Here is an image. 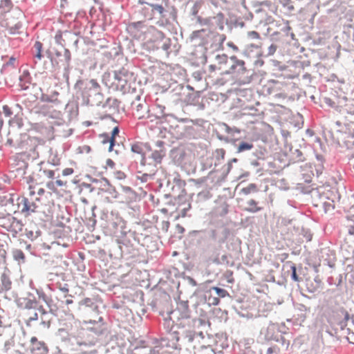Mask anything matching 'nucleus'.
I'll list each match as a JSON object with an SVG mask.
<instances>
[{"mask_svg":"<svg viewBox=\"0 0 354 354\" xmlns=\"http://www.w3.org/2000/svg\"><path fill=\"white\" fill-rule=\"evenodd\" d=\"M0 226L10 232L13 236L22 230L23 225L21 222L11 214L0 218Z\"/></svg>","mask_w":354,"mask_h":354,"instance_id":"9","label":"nucleus"},{"mask_svg":"<svg viewBox=\"0 0 354 354\" xmlns=\"http://www.w3.org/2000/svg\"><path fill=\"white\" fill-rule=\"evenodd\" d=\"M319 142H322L320 138L315 136L313 131H311V145L313 143H317Z\"/></svg>","mask_w":354,"mask_h":354,"instance_id":"45","label":"nucleus"},{"mask_svg":"<svg viewBox=\"0 0 354 354\" xmlns=\"http://www.w3.org/2000/svg\"><path fill=\"white\" fill-rule=\"evenodd\" d=\"M131 151L134 153H142V147L140 144H134L131 146Z\"/></svg>","mask_w":354,"mask_h":354,"instance_id":"36","label":"nucleus"},{"mask_svg":"<svg viewBox=\"0 0 354 354\" xmlns=\"http://www.w3.org/2000/svg\"><path fill=\"white\" fill-rule=\"evenodd\" d=\"M3 112L6 117H10L12 114V111L8 105L3 106Z\"/></svg>","mask_w":354,"mask_h":354,"instance_id":"42","label":"nucleus"},{"mask_svg":"<svg viewBox=\"0 0 354 354\" xmlns=\"http://www.w3.org/2000/svg\"><path fill=\"white\" fill-rule=\"evenodd\" d=\"M106 163V165L110 167L111 168H113L115 165L114 162L111 159H107Z\"/></svg>","mask_w":354,"mask_h":354,"instance_id":"56","label":"nucleus"},{"mask_svg":"<svg viewBox=\"0 0 354 354\" xmlns=\"http://www.w3.org/2000/svg\"><path fill=\"white\" fill-rule=\"evenodd\" d=\"M26 198L15 194L0 196V218L12 213L21 212L25 216L30 215V211L35 207H27Z\"/></svg>","mask_w":354,"mask_h":354,"instance_id":"2","label":"nucleus"},{"mask_svg":"<svg viewBox=\"0 0 354 354\" xmlns=\"http://www.w3.org/2000/svg\"><path fill=\"white\" fill-rule=\"evenodd\" d=\"M311 203L313 204V207L317 209V212L319 213V209L321 208L320 207V203H315L313 201H311Z\"/></svg>","mask_w":354,"mask_h":354,"instance_id":"58","label":"nucleus"},{"mask_svg":"<svg viewBox=\"0 0 354 354\" xmlns=\"http://www.w3.org/2000/svg\"><path fill=\"white\" fill-rule=\"evenodd\" d=\"M118 193L115 189L109 187L106 189H102V197L105 203H112L113 200L116 198Z\"/></svg>","mask_w":354,"mask_h":354,"instance_id":"15","label":"nucleus"},{"mask_svg":"<svg viewBox=\"0 0 354 354\" xmlns=\"http://www.w3.org/2000/svg\"><path fill=\"white\" fill-rule=\"evenodd\" d=\"M0 25L5 28L10 34L18 33L21 28V22L12 14H8L6 18L0 19Z\"/></svg>","mask_w":354,"mask_h":354,"instance_id":"11","label":"nucleus"},{"mask_svg":"<svg viewBox=\"0 0 354 354\" xmlns=\"http://www.w3.org/2000/svg\"><path fill=\"white\" fill-rule=\"evenodd\" d=\"M212 289L216 291L217 295L220 297L223 298L229 295L227 291L225 289H222L218 287H213Z\"/></svg>","mask_w":354,"mask_h":354,"instance_id":"34","label":"nucleus"},{"mask_svg":"<svg viewBox=\"0 0 354 354\" xmlns=\"http://www.w3.org/2000/svg\"><path fill=\"white\" fill-rule=\"evenodd\" d=\"M67 186V181L62 180L61 179L57 178L56 180H49L46 183V187L57 195H62L60 194V190L59 188L66 187Z\"/></svg>","mask_w":354,"mask_h":354,"instance_id":"14","label":"nucleus"},{"mask_svg":"<svg viewBox=\"0 0 354 354\" xmlns=\"http://www.w3.org/2000/svg\"><path fill=\"white\" fill-rule=\"evenodd\" d=\"M344 241L346 243L353 242L354 243V226H351L348 230V234L346 236Z\"/></svg>","mask_w":354,"mask_h":354,"instance_id":"30","label":"nucleus"},{"mask_svg":"<svg viewBox=\"0 0 354 354\" xmlns=\"http://www.w3.org/2000/svg\"><path fill=\"white\" fill-rule=\"evenodd\" d=\"M322 185H318L315 183H311V201L320 203L321 208L319 209V214H324L327 213L331 209H334V206L328 201V197L324 194Z\"/></svg>","mask_w":354,"mask_h":354,"instance_id":"8","label":"nucleus"},{"mask_svg":"<svg viewBox=\"0 0 354 354\" xmlns=\"http://www.w3.org/2000/svg\"><path fill=\"white\" fill-rule=\"evenodd\" d=\"M89 83L91 84L92 88L94 89H98L100 88V85L95 80H91Z\"/></svg>","mask_w":354,"mask_h":354,"instance_id":"48","label":"nucleus"},{"mask_svg":"<svg viewBox=\"0 0 354 354\" xmlns=\"http://www.w3.org/2000/svg\"><path fill=\"white\" fill-rule=\"evenodd\" d=\"M70 221V218L68 214L66 212L60 211L57 213L56 219L53 221L54 223L62 227H64L66 223H68Z\"/></svg>","mask_w":354,"mask_h":354,"instance_id":"17","label":"nucleus"},{"mask_svg":"<svg viewBox=\"0 0 354 354\" xmlns=\"http://www.w3.org/2000/svg\"><path fill=\"white\" fill-rule=\"evenodd\" d=\"M169 207H175V208H162L161 212L165 214H169L170 216L174 215L175 220H178L180 218H184L187 216V212L191 208V203L183 200L181 198H175L173 204H168Z\"/></svg>","mask_w":354,"mask_h":354,"instance_id":"7","label":"nucleus"},{"mask_svg":"<svg viewBox=\"0 0 354 354\" xmlns=\"http://www.w3.org/2000/svg\"><path fill=\"white\" fill-rule=\"evenodd\" d=\"M232 275H233V272L232 271H230V270L227 271L225 273V276L228 283H234V279Z\"/></svg>","mask_w":354,"mask_h":354,"instance_id":"41","label":"nucleus"},{"mask_svg":"<svg viewBox=\"0 0 354 354\" xmlns=\"http://www.w3.org/2000/svg\"><path fill=\"white\" fill-rule=\"evenodd\" d=\"M170 319L174 325L168 333L167 339L177 342L182 337L188 342L193 341L196 333V328L205 324L201 319L191 318L188 301H180L177 303L175 309L170 313Z\"/></svg>","mask_w":354,"mask_h":354,"instance_id":"1","label":"nucleus"},{"mask_svg":"<svg viewBox=\"0 0 354 354\" xmlns=\"http://www.w3.org/2000/svg\"><path fill=\"white\" fill-rule=\"evenodd\" d=\"M284 6H288L289 9H293V6L290 5L291 0H279Z\"/></svg>","mask_w":354,"mask_h":354,"instance_id":"47","label":"nucleus"},{"mask_svg":"<svg viewBox=\"0 0 354 354\" xmlns=\"http://www.w3.org/2000/svg\"><path fill=\"white\" fill-rule=\"evenodd\" d=\"M354 137V134L351 136L348 134V136L346 133H344L341 130L337 129L335 131V134L332 132V138L334 141L340 147H345L346 149H352L354 150V140H351L349 138H353Z\"/></svg>","mask_w":354,"mask_h":354,"instance_id":"10","label":"nucleus"},{"mask_svg":"<svg viewBox=\"0 0 354 354\" xmlns=\"http://www.w3.org/2000/svg\"><path fill=\"white\" fill-rule=\"evenodd\" d=\"M74 173V170L73 168H65L64 169L62 170V175L66 176H69V175H71Z\"/></svg>","mask_w":354,"mask_h":354,"instance_id":"44","label":"nucleus"},{"mask_svg":"<svg viewBox=\"0 0 354 354\" xmlns=\"http://www.w3.org/2000/svg\"><path fill=\"white\" fill-rule=\"evenodd\" d=\"M228 74L239 84L246 82L244 75L248 72L243 60L239 59L236 56H232L229 59Z\"/></svg>","mask_w":354,"mask_h":354,"instance_id":"5","label":"nucleus"},{"mask_svg":"<svg viewBox=\"0 0 354 354\" xmlns=\"http://www.w3.org/2000/svg\"><path fill=\"white\" fill-rule=\"evenodd\" d=\"M329 38V33L326 32H319L317 35L311 37L314 45H325L326 40Z\"/></svg>","mask_w":354,"mask_h":354,"instance_id":"18","label":"nucleus"},{"mask_svg":"<svg viewBox=\"0 0 354 354\" xmlns=\"http://www.w3.org/2000/svg\"><path fill=\"white\" fill-rule=\"evenodd\" d=\"M115 84L118 90L123 93H130L135 91L136 77L132 72L122 68L115 73Z\"/></svg>","mask_w":354,"mask_h":354,"instance_id":"4","label":"nucleus"},{"mask_svg":"<svg viewBox=\"0 0 354 354\" xmlns=\"http://www.w3.org/2000/svg\"><path fill=\"white\" fill-rule=\"evenodd\" d=\"M96 224V220L94 218H91L88 219L86 223V225L88 226L89 230H93L95 228Z\"/></svg>","mask_w":354,"mask_h":354,"instance_id":"40","label":"nucleus"},{"mask_svg":"<svg viewBox=\"0 0 354 354\" xmlns=\"http://www.w3.org/2000/svg\"><path fill=\"white\" fill-rule=\"evenodd\" d=\"M249 207L246 208V211L249 212H257L260 211L262 208L257 206V203L253 199L250 200L248 202Z\"/></svg>","mask_w":354,"mask_h":354,"instance_id":"27","label":"nucleus"},{"mask_svg":"<svg viewBox=\"0 0 354 354\" xmlns=\"http://www.w3.org/2000/svg\"><path fill=\"white\" fill-rule=\"evenodd\" d=\"M17 62V60L15 57H12L10 58L9 61L3 64L1 71L2 73H6L7 71L9 70L10 68L12 69L16 68L15 64Z\"/></svg>","mask_w":354,"mask_h":354,"instance_id":"24","label":"nucleus"},{"mask_svg":"<svg viewBox=\"0 0 354 354\" xmlns=\"http://www.w3.org/2000/svg\"><path fill=\"white\" fill-rule=\"evenodd\" d=\"M163 155L160 151H155L151 153V157L153 159L156 163H160L161 162Z\"/></svg>","mask_w":354,"mask_h":354,"instance_id":"31","label":"nucleus"},{"mask_svg":"<svg viewBox=\"0 0 354 354\" xmlns=\"http://www.w3.org/2000/svg\"><path fill=\"white\" fill-rule=\"evenodd\" d=\"M36 57H37L39 59H41V51H37V55H36Z\"/></svg>","mask_w":354,"mask_h":354,"instance_id":"61","label":"nucleus"},{"mask_svg":"<svg viewBox=\"0 0 354 354\" xmlns=\"http://www.w3.org/2000/svg\"><path fill=\"white\" fill-rule=\"evenodd\" d=\"M119 133V129L118 127H115L113 131H112V133H111V137H113L114 139H115V136L116 135H118Z\"/></svg>","mask_w":354,"mask_h":354,"instance_id":"57","label":"nucleus"},{"mask_svg":"<svg viewBox=\"0 0 354 354\" xmlns=\"http://www.w3.org/2000/svg\"><path fill=\"white\" fill-rule=\"evenodd\" d=\"M30 342L32 344V347L30 351L33 354H48V348L44 342H39L35 337H32L30 339Z\"/></svg>","mask_w":354,"mask_h":354,"instance_id":"13","label":"nucleus"},{"mask_svg":"<svg viewBox=\"0 0 354 354\" xmlns=\"http://www.w3.org/2000/svg\"><path fill=\"white\" fill-rule=\"evenodd\" d=\"M41 109L42 113L45 115H48L50 113H52L50 111L47 110V109H48V106L47 105H43Z\"/></svg>","mask_w":354,"mask_h":354,"instance_id":"50","label":"nucleus"},{"mask_svg":"<svg viewBox=\"0 0 354 354\" xmlns=\"http://www.w3.org/2000/svg\"><path fill=\"white\" fill-rule=\"evenodd\" d=\"M343 336L346 337L349 343L354 344V332L349 327L346 328V335Z\"/></svg>","mask_w":354,"mask_h":354,"instance_id":"32","label":"nucleus"},{"mask_svg":"<svg viewBox=\"0 0 354 354\" xmlns=\"http://www.w3.org/2000/svg\"><path fill=\"white\" fill-rule=\"evenodd\" d=\"M326 56V54L325 51L322 50V49H319L317 50L315 49H311V59H315V62L317 61V58L320 59L322 58H325Z\"/></svg>","mask_w":354,"mask_h":354,"instance_id":"25","label":"nucleus"},{"mask_svg":"<svg viewBox=\"0 0 354 354\" xmlns=\"http://www.w3.org/2000/svg\"><path fill=\"white\" fill-rule=\"evenodd\" d=\"M217 64H212L209 66L210 72H214L216 71H221V75L228 74V66H229V59L225 54L218 55L216 56Z\"/></svg>","mask_w":354,"mask_h":354,"instance_id":"12","label":"nucleus"},{"mask_svg":"<svg viewBox=\"0 0 354 354\" xmlns=\"http://www.w3.org/2000/svg\"><path fill=\"white\" fill-rule=\"evenodd\" d=\"M315 155L316 156V158L318 162H323V156L322 154L319 153V151H317V152H314Z\"/></svg>","mask_w":354,"mask_h":354,"instance_id":"52","label":"nucleus"},{"mask_svg":"<svg viewBox=\"0 0 354 354\" xmlns=\"http://www.w3.org/2000/svg\"><path fill=\"white\" fill-rule=\"evenodd\" d=\"M12 7L11 0H2L0 3V19L6 18L8 14H12L10 10Z\"/></svg>","mask_w":354,"mask_h":354,"instance_id":"16","label":"nucleus"},{"mask_svg":"<svg viewBox=\"0 0 354 354\" xmlns=\"http://www.w3.org/2000/svg\"><path fill=\"white\" fill-rule=\"evenodd\" d=\"M52 164L55 166H57V165H59L60 164V161L59 159H57V160H53V162H52Z\"/></svg>","mask_w":354,"mask_h":354,"instance_id":"60","label":"nucleus"},{"mask_svg":"<svg viewBox=\"0 0 354 354\" xmlns=\"http://www.w3.org/2000/svg\"><path fill=\"white\" fill-rule=\"evenodd\" d=\"M28 183V191L29 198H26L27 207H32V205L35 207L34 209L30 211V214L33 212H37L40 211L41 206L44 205V201L46 197V191L41 185L36 182L35 180H30L27 181Z\"/></svg>","mask_w":354,"mask_h":354,"instance_id":"3","label":"nucleus"},{"mask_svg":"<svg viewBox=\"0 0 354 354\" xmlns=\"http://www.w3.org/2000/svg\"><path fill=\"white\" fill-rule=\"evenodd\" d=\"M44 176H46L47 178L50 179V180H53L55 178V173L54 170L49 169H45L42 171Z\"/></svg>","mask_w":354,"mask_h":354,"instance_id":"35","label":"nucleus"},{"mask_svg":"<svg viewBox=\"0 0 354 354\" xmlns=\"http://www.w3.org/2000/svg\"><path fill=\"white\" fill-rule=\"evenodd\" d=\"M148 113V108L145 103H139L136 105L133 114L138 119H142L145 117Z\"/></svg>","mask_w":354,"mask_h":354,"instance_id":"19","label":"nucleus"},{"mask_svg":"<svg viewBox=\"0 0 354 354\" xmlns=\"http://www.w3.org/2000/svg\"><path fill=\"white\" fill-rule=\"evenodd\" d=\"M253 148V145L248 142H242L239 144L238 147V151L242 152L244 151L250 150Z\"/></svg>","mask_w":354,"mask_h":354,"instance_id":"29","label":"nucleus"},{"mask_svg":"<svg viewBox=\"0 0 354 354\" xmlns=\"http://www.w3.org/2000/svg\"><path fill=\"white\" fill-rule=\"evenodd\" d=\"M311 147L313 148L314 152H317L319 151H324L325 148H326V146L324 143H322V142H317V143H313L311 145Z\"/></svg>","mask_w":354,"mask_h":354,"instance_id":"33","label":"nucleus"},{"mask_svg":"<svg viewBox=\"0 0 354 354\" xmlns=\"http://www.w3.org/2000/svg\"><path fill=\"white\" fill-rule=\"evenodd\" d=\"M315 169L316 171L317 178L321 179L320 180H318L319 183H320L323 185L324 184V179L322 178V172H323V169H324L323 162H319L318 164L315 165Z\"/></svg>","mask_w":354,"mask_h":354,"instance_id":"26","label":"nucleus"},{"mask_svg":"<svg viewBox=\"0 0 354 354\" xmlns=\"http://www.w3.org/2000/svg\"><path fill=\"white\" fill-rule=\"evenodd\" d=\"M288 263L290 264V268L292 270V278L294 281H298V277H297V273H296V267L294 265V263H291V262H288Z\"/></svg>","mask_w":354,"mask_h":354,"instance_id":"39","label":"nucleus"},{"mask_svg":"<svg viewBox=\"0 0 354 354\" xmlns=\"http://www.w3.org/2000/svg\"><path fill=\"white\" fill-rule=\"evenodd\" d=\"M10 285H11V283L10 282H8L6 285H5V288L6 289H10Z\"/></svg>","mask_w":354,"mask_h":354,"instance_id":"62","label":"nucleus"},{"mask_svg":"<svg viewBox=\"0 0 354 354\" xmlns=\"http://www.w3.org/2000/svg\"><path fill=\"white\" fill-rule=\"evenodd\" d=\"M14 257L16 260L24 261L25 256L21 250H15L13 253Z\"/></svg>","mask_w":354,"mask_h":354,"instance_id":"37","label":"nucleus"},{"mask_svg":"<svg viewBox=\"0 0 354 354\" xmlns=\"http://www.w3.org/2000/svg\"><path fill=\"white\" fill-rule=\"evenodd\" d=\"M35 47L37 51H41L42 44L39 41H36L35 44Z\"/></svg>","mask_w":354,"mask_h":354,"instance_id":"54","label":"nucleus"},{"mask_svg":"<svg viewBox=\"0 0 354 354\" xmlns=\"http://www.w3.org/2000/svg\"><path fill=\"white\" fill-rule=\"evenodd\" d=\"M59 93L56 91H54L52 95H48L46 94H42L41 97V100L43 102H54V103H59V100L57 99Z\"/></svg>","mask_w":354,"mask_h":354,"instance_id":"23","label":"nucleus"},{"mask_svg":"<svg viewBox=\"0 0 354 354\" xmlns=\"http://www.w3.org/2000/svg\"><path fill=\"white\" fill-rule=\"evenodd\" d=\"M314 281L316 283V286L313 288V289H311V292H314L316 291H321L323 289V283L322 282V279L319 277V275H317L314 278Z\"/></svg>","mask_w":354,"mask_h":354,"instance_id":"28","label":"nucleus"},{"mask_svg":"<svg viewBox=\"0 0 354 354\" xmlns=\"http://www.w3.org/2000/svg\"><path fill=\"white\" fill-rule=\"evenodd\" d=\"M101 138H102V142L103 144L109 143V151H112L113 150L115 139L113 137H110L108 134H103L101 136Z\"/></svg>","mask_w":354,"mask_h":354,"instance_id":"22","label":"nucleus"},{"mask_svg":"<svg viewBox=\"0 0 354 354\" xmlns=\"http://www.w3.org/2000/svg\"><path fill=\"white\" fill-rule=\"evenodd\" d=\"M219 302V299H217V298H214V301L212 302L213 304H218V303Z\"/></svg>","mask_w":354,"mask_h":354,"instance_id":"64","label":"nucleus"},{"mask_svg":"<svg viewBox=\"0 0 354 354\" xmlns=\"http://www.w3.org/2000/svg\"><path fill=\"white\" fill-rule=\"evenodd\" d=\"M149 36L147 43L152 48L157 49L161 48L164 50H168L170 48L171 41L167 38L165 34L154 27H151L148 30Z\"/></svg>","mask_w":354,"mask_h":354,"instance_id":"6","label":"nucleus"},{"mask_svg":"<svg viewBox=\"0 0 354 354\" xmlns=\"http://www.w3.org/2000/svg\"><path fill=\"white\" fill-rule=\"evenodd\" d=\"M149 6L152 8L153 10H156L160 15H162L165 9L161 5L158 4H149Z\"/></svg>","mask_w":354,"mask_h":354,"instance_id":"38","label":"nucleus"},{"mask_svg":"<svg viewBox=\"0 0 354 354\" xmlns=\"http://www.w3.org/2000/svg\"><path fill=\"white\" fill-rule=\"evenodd\" d=\"M311 101H313L315 104H317V100L314 95H311Z\"/></svg>","mask_w":354,"mask_h":354,"instance_id":"63","label":"nucleus"},{"mask_svg":"<svg viewBox=\"0 0 354 354\" xmlns=\"http://www.w3.org/2000/svg\"><path fill=\"white\" fill-rule=\"evenodd\" d=\"M278 336L279 331L274 326H269L267 328L266 332L265 333V337L267 340L279 341Z\"/></svg>","mask_w":354,"mask_h":354,"instance_id":"20","label":"nucleus"},{"mask_svg":"<svg viewBox=\"0 0 354 354\" xmlns=\"http://www.w3.org/2000/svg\"><path fill=\"white\" fill-rule=\"evenodd\" d=\"M276 347H270L267 350V354H272L274 352H276Z\"/></svg>","mask_w":354,"mask_h":354,"instance_id":"59","label":"nucleus"},{"mask_svg":"<svg viewBox=\"0 0 354 354\" xmlns=\"http://www.w3.org/2000/svg\"><path fill=\"white\" fill-rule=\"evenodd\" d=\"M176 232L180 234H182L184 233L185 232V229L183 226H181L179 224H177L176 226Z\"/></svg>","mask_w":354,"mask_h":354,"instance_id":"49","label":"nucleus"},{"mask_svg":"<svg viewBox=\"0 0 354 354\" xmlns=\"http://www.w3.org/2000/svg\"><path fill=\"white\" fill-rule=\"evenodd\" d=\"M248 36L254 39H258L260 38L259 34L257 31H250L248 32Z\"/></svg>","mask_w":354,"mask_h":354,"instance_id":"43","label":"nucleus"},{"mask_svg":"<svg viewBox=\"0 0 354 354\" xmlns=\"http://www.w3.org/2000/svg\"><path fill=\"white\" fill-rule=\"evenodd\" d=\"M324 102L328 104L330 107H335V102H333L332 100L328 97H324Z\"/></svg>","mask_w":354,"mask_h":354,"instance_id":"46","label":"nucleus"},{"mask_svg":"<svg viewBox=\"0 0 354 354\" xmlns=\"http://www.w3.org/2000/svg\"><path fill=\"white\" fill-rule=\"evenodd\" d=\"M142 23L141 21L133 23L131 26L135 28H141L142 26Z\"/></svg>","mask_w":354,"mask_h":354,"instance_id":"55","label":"nucleus"},{"mask_svg":"<svg viewBox=\"0 0 354 354\" xmlns=\"http://www.w3.org/2000/svg\"><path fill=\"white\" fill-rule=\"evenodd\" d=\"M350 315L348 312H346L344 314V318L342 321H341L338 326L340 328V332L342 333L341 335H346V328L348 325V322H350Z\"/></svg>","mask_w":354,"mask_h":354,"instance_id":"21","label":"nucleus"},{"mask_svg":"<svg viewBox=\"0 0 354 354\" xmlns=\"http://www.w3.org/2000/svg\"><path fill=\"white\" fill-rule=\"evenodd\" d=\"M64 56L68 62L71 60V53L68 49L64 50Z\"/></svg>","mask_w":354,"mask_h":354,"instance_id":"51","label":"nucleus"},{"mask_svg":"<svg viewBox=\"0 0 354 354\" xmlns=\"http://www.w3.org/2000/svg\"><path fill=\"white\" fill-rule=\"evenodd\" d=\"M162 225V230L167 231L169 227V225H170L169 222V221H163Z\"/></svg>","mask_w":354,"mask_h":354,"instance_id":"53","label":"nucleus"}]
</instances>
